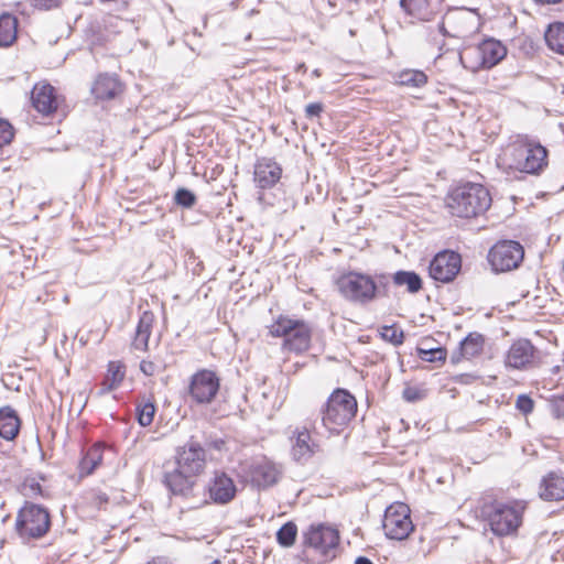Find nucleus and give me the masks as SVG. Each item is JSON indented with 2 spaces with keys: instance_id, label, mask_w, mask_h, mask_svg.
I'll return each instance as SVG.
<instances>
[{
  "instance_id": "f257e3e1",
  "label": "nucleus",
  "mask_w": 564,
  "mask_h": 564,
  "mask_svg": "<svg viewBox=\"0 0 564 564\" xmlns=\"http://www.w3.org/2000/svg\"><path fill=\"white\" fill-rule=\"evenodd\" d=\"M205 449L199 443L189 441L176 452L171 469L164 471V482L170 491L185 499H195L197 477L205 468Z\"/></svg>"
},
{
  "instance_id": "f03ea898",
  "label": "nucleus",
  "mask_w": 564,
  "mask_h": 564,
  "mask_svg": "<svg viewBox=\"0 0 564 564\" xmlns=\"http://www.w3.org/2000/svg\"><path fill=\"white\" fill-rule=\"evenodd\" d=\"M491 205L489 191L476 183L454 188L446 198L448 212L456 217L473 218L484 214Z\"/></svg>"
},
{
  "instance_id": "7ed1b4c3",
  "label": "nucleus",
  "mask_w": 564,
  "mask_h": 564,
  "mask_svg": "<svg viewBox=\"0 0 564 564\" xmlns=\"http://www.w3.org/2000/svg\"><path fill=\"white\" fill-rule=\"evenodd\" d=\"M267 328L272 337H282L283 347L290 351L303 352L310 348L312 328L303 319L279 315Z\"/></svg>"
},
{
  "instance_id": "20e7f679",
  "label": "nucleus",
  "mask_w": 564,
  "mask_h": 564,
  "mask_svg": "<svg viewBox=\"0 0 564 564\" xmlns=\"http://www.w3.org/2000/svg\"><path fill=\"white\" fill-rule=\"evenodd\" d=\"M357 412V401L347 390L337 389L322 410V423L332 433H339Z\"/></svg>"
},
{
  "instance_id": "39448f33",
  "label": "nucleus",
  "mask_w": 564,
  "mask_h": 564,
  "mask_svg": "<svg viewBox=\"0 0 564 564\" xmlns=\"http://www.w3.org/2000/svg\"><path fill=\"white\" fill-rule=\"evenodd\" d=\"M524 510L523 501L494 502L486 513L490 530L498 536L516 533L522 523Z\"/></svg>"
},
{
  "instance_id": "423d86ee",
  "label": "nucleus",
  "mask_w": 564,
  "mask_h": 564,
  "mask_svg": "<svg viewBox=\"0 0 564 564\" xmlns=\"http://www.w3.org/2000/svg\"><path fill=\"white\" fill-rule=\"evenodd\" d=\"M507 54L501 42L489 39L477 46L464 48L459 53V61L465 68L477 70L479 68H491L497 65Z\"/></svg>"
},
{
  "instance_id": "0eeeda50",
  "label": "nucleus",
  "mask_w": 564,
  "mask_h": 564,
  "mask_svg": "<svg viewBox=\"0 0 564 564\" xmlns=\"http://www.w3.org/2000/svg\"><path fill=\"white\" fill-rule=\"evenodd\" d=\"M50 525L48 511L34 503H25L15 520L17 532L23 540L43 536L48 531Z\"/></svg>"
},
{
  "instance_id": "6e6552de",
  "label": "nucleus",
  "mask_w": 564,
  "mask_h": 564,
  "mask_svg": "<svg viewBox=\"0 0 564 564\" xmlns=\"http://www.w3.org/2000/svg\"><path fill=\"white\" fill-rule=\"evenodd\" d=\"M480 26V17L475 10L456 9L448 11L440 30L444 35L463 39L478 31Z\"/></svg>"
},
{
  "instance_id": "1a4fd4ad",
  "label": "nucleus",
  "mask_w": 564,
  "mask_h": 564,
  "mask_svg": "<svg viewBox=\"0 0 564 564\" xmlns=\"http://www.w3.org/2000/svg\"><path fill=\"white\" fill-rule=\"evenodd\" d=\"M337 284L341 295L356 303L365 304L376 296L377 285L369 275L350 272L343 275Z\"/></svg>"
},
{
  "instance_id": "9d476101",
  "label": "nucleus",
  "mask_w": 564,
  "mask_h": 564,
  "mask_svg": "<svg viewBox=\"0 0 564 564\" xmlns=\"http://www.w3.org/2000/svg\"><path fill=\"white\" fill-rule=\"evenodd\" d=\"M410 508L402 502H394L386 509L383 517V530L391 540H404L414 530L411 520Z\"/></svg>"
},
{
  "instance_id": "9b49d317",
  "label": "nucleus",
  "mask_w": 564,
  "mask_h": 564,
  "mask_svg": "<svg viewBox=\"0 0 564 564\" xmlns=\"http://www.w3.org/2000/svg\"><path fill=\"white\" fill-rule=\"evenodd\" d=\"M523 257V247L518 241L501 240L490 248L488 261L496 272H507L517 269Z\"/></svg>"
},
{
  "instance_id": "f8f14e48",
  "label": "nucleus",
  "mask_w": 564,
  "mask_h": 564,
  "mask_svg": "<svg viewBox=\"0 0 564 564\" xmlns=\"http://www.w3.org/2000/svg\"><path fill=\"white\" fill-rule=\"evenodd\" d=\"M514 166L521 172L535 174L546 165V149L540 144H519L513 149Z\"/></svg>"
},
{
  "instance_id": "ddd939ff",
  "label": "nucleus",
  "mask_w": 564,
  "mask_h": 564,
  "mask_svg": "<svg viewBox=\"0 0 564 564\" xmlns=\"http://www.w3.org/2000/svg\"><path fill=\"white\" fill-rule=\"evenodd\" d=\"M338 543V531L329 525L313 524L304 533V544L324 556H328Z\"/></svg>"
},
{
  "instance_id": "4468645a",
  "label": "nucleus",
  "mask_w": 564,
  "mask_h": 564,
  "mask_svg": "<svg viewBox=\"0 0 564 564\" xmlns=\"http://www.w3.org/2000/svg\"><path fill=\"white\" fill-rule=\"evenodd\" d=\"M219 389V379L209 370H202L192 377L189 395L198 404L210 403Z\"/></svg>"
},
{
  "instance_id": "2eb2a0df",
  "label": "nucleus",
  "mask_w": 564,
  "mask_h": 564,
  "mask_svg": "<svg viewBox=\"0 0 564 564\" xmlns=\"http://www.w3.org/2000/svg\"><path fill=\"white\" fill-rule=\"evenodd\" d=\"M462 267L460 256L454 251L437 253L430 263V276L435 281L447 283L459 272Z\"/></svg>"
},
{
  "instance_id": "dca6fc26",
  "label": "nucleus",
  "mask_w": 564,
  "mask_h": 564,
  "mask_svg": "<svg viewBox=\"0 0 564 564\" xmlns=\"http://www.w3.org/2000/svg\"><path fill=\"white\" fill-rule=\"evenodd\" d=\"M290 441L291 456L297 463H307L319 451L318 443L312 440L306 427H296Z\"/></svg>"
},
{
  "instance_id": "f3484780",
  "label": "nucleus",
  "mask_w": 564,
  "mask_h": 564,
  "mask_svg": "<svg viewBox=\"0 0 564 564\" xmlns=\"http://www.w3.org/2000/svg\"><path fill=\"white\" fill-rule=\"evenodd\" d=\"M535 348L528 339L516 340L505 356V366L510 369H528L534 359Z\"/></svg>"
},
{
  "instance_id": "a211bd4d",
  "label": "nucleus",
  "mask_w": 564,
  "mask_h": 564,
  "mask_svg": "<svg viewBox=\"0 0 564 564\" xmlns=\"http://www.w3.org/2000/svg\"><path fill=\"white\" fill-rule=\"evenodd\" d=\"M280 475V468L267 457L254 459L249 468L250 480L258 488H267L276 484Z\"/></svg>"
},
{
  "instance_id": "6ab92c4d",
  "label": "nucleus",
  "mask_w": 564,
  "mask_h": 564,
  "mask_svg": "<svg viewBox=\"0 0 564 564\" xmlns=\"http://www.w3.org/2000/svg\"><path fill=\"white\" fill-rule=\"evenodd\" d=\"M209 498L217 505L230 502L237 492L234 480L221 471H216L207 486Z\"/></svg>"
},
{
  "instance_id": "aec40b11",
  "label": "nucleus",
  "mask_w": 564,
  "mask_h": 564,
  "mask_svg": "<svg viewBox=\"0 0 564 564\" xmlns=\"http://www.w3.org/2000/svg\"><path fill=\"white\" fill-rule=\"evenodd\" d=\"M281 175V166L271 159L262 158L254 164L253 181L261 189L273 187L280 181Z\"/></svg>"
},
{
  "instance_id": "412c9836",
  "label": "nucleus",
  "mask_w": 564,
  "mask_h": 564,
  "mask_svg": "<svg viewBox=\"0 0 564 564\" xmlns=\"http://www.w3.org/2000/svg\"><path fill=\"white\" fill-rule=\"evenodd\" d=\"M31 99L33 107L42 115H51L58 107V98L54 87L50 84H36L32 90Z\"/></svg>"
},
{
  "instance_id": "4be33fe9",
  "label": "nucleus",
  "mask_w": 564,
  "mask_h": 564,
  "mask_svg": "<svg viewBox=\"0 0 564 564\" xmlns=\"http://www.w3.org/2000/svg\"><path fill=\"white\" fill-rule=\"evenodd\" d=\"M122 91V85L115 75L101 74L93 84L91 94L96 99H113Z\"/></svg>"
},
{
  "instance_id": "5701e85b",
  "label": "nucleus",
  "mask_w": 564,
  "mask_h": 564,
  "mask_svg": "<svg viewBox=\"0 0 564 564\" xmlns=\"http://www.w3.org/2000/svg\"><path fill=\"white\" fill-rule=\"evenodd\" d=\"M400 4L408 14L429 21L437 12L441 0H400Z\"/></svg>"
},
{
  "instance_id": "b1692460",
  "label": "nucleus",
  "mask_w": 564,
  "mask_h": 564,
  "mask_svg": "<svg viewBox=\"0 0 564 564\" xmlns=\"http://www.w3.org/2000/svg\"><path fill=\"white\" fill-rule=\"evenodd\" d=\"M539 496L546 501L564 499V477L556 473L547 474L540 484Z\"/></svg>"
},
{
  "instance_id": "393cba45",
  "label": "nucleus",
  "mask_w": 564,
  "mask_h": 564,
  "mask_svg": "<svg viewBox=\"0 0 564 564\" xmlns=\"http://www.w3.org/2000/svg\"><path fill=\"white\" fill-rule=\"evenodd\" d=\"M485 345V338L479 333H470L459 345L458 352L452 356L453 362H459L463 358L470 359L481 354Z\"/></svg>"
},
{
  "instance_id": "a878e982",
  "label": "nucleus",
  "mask_w": 564,
  "mask_h": 564,
  "mask_svg": "<svg viewBox=\"0 0 564 564\" xmlns=\"http://www.w3.org/2000/svg\"><path fill=\"white\" fill-rule=\"evenodd\" d=\"M154 315L152 312L145 311L139 318L132 346L137 350L145 351L149 345V338L152 333Z\"/></svg>"
},
{
  "instance_id": "bb28decb",
  "label": "nucleus",
  "mask_w": 564,
  "mask_h": 564,
  "mask_svg": "<svg viewBox=\"0 0 564 564\" xmlns=\"http://www.w3.org/2000/svg\"><path fill=\"white\" fill-rule=\"evenodd\" d=\"M19 431L20 419L17 412L10 406L0 409V436L7 441H12L17 437Z\"/></svg>"
},
{
  "instance_id": "cd10ccee",
  "label": "nucleus",
  "mask_w": 564,
  "mask_h": 564,
  "mask_svg": "<svg viewBox=\"0 0 564 564\" xmlns=\"http://www.w3.org/2000/svg\"><path fill=\"white\" fill-rule=\"evenodd\" d=\"M123 378L124 366L120 361H110L97 395L100 397L117 389L121 384Z\"/></svg>"
},
{
  "instance_id": "c85d7f7f",
  "label": "nucleus",
  "mask_w": 564,
  "mask_h": 564,
  "mask_svg": "<svg viewBox=\"0 0 564 564\" xmlns=\"http://www.w3.org/2000/svg\"><path fill=\"white\" fill-rule=\"evenodd\" d=\"M102 456H104V447L102 446H100L98 444L91 446L86 452V454L84 455L82 460L79 462V465H78L79 476L86 477L88 475H91L96 470V468L100 466V464L102 462Z\"/></svg>"
},
{
  "instance_id": "c756f323",
  "label": "nucleus",
  "mask_w": 564,
  "mask_h": 564,
  "mask_svg": "<svg viewBox=\"0 0 564 564\" xmlns=\"http://www.w3.org/2000/svg\"><path fill=\"white\" fill-rule=\"evenodd\" d=\"M544 39L551 51L564 55V22L551 23L544 33Z\"/></svg>"
},
{
  "instance_id": "7c9ffc66",
  "label": "nucleus",
  "mask_w": 564,
  "mask_h": 564,
  "mask_svg": "<svg viewBox=\"0 0 564 564\" xmlns=\"http://www.w3.org/2000/svg\"><path fill=\"white\" fill-rule=\"evenodd\" d=\"M18 20L9 13L0 15V46H10L17 39Z\"/></svg>"
},
{
  "instance_id": "2f4dec72",
  "label": "nucleus",
  "mask_w": 564,
  "mask_h": 564,
  "mask_svg": "<svg viewBox=\"0 0 564 564\" xmlns=\"http://www.w3.org/2000/svg\"><path fill=\"white\" fill-rule=\"evenodd\" d=\"M393 282L399 286H406L410 293H416L422 289V280L413 271H398L393 275Z\"/></svg>"
},
{
  "instance_id": "473e14b6",
  "label": "nucleus",
  "mask_w": 564,
  "mask_h": 564,
  "mask_svg": "<svg viewBox=\"0 0 564 564\" xmlns=\"http://www.w3.org/2000/svg\"><path fill=\"white\" fill-rule=\"evenodd\" d=\"M398 80L403 86L419 88L427 83V76L421 70L406 69L399 74Z\"/></svg>"
},
{
  "instance_id": "72a5a7b5",
  "label": "nucleus",
  "mask_w": 564,
  "mask_h": 564,
  "mask_svg": "<svg viewBox=\"0 0 564 564\" xmlns=\"http://www.w3.org/2000/svg\"><path fill=\"white\" fill-rule=\"evenodd\" d=\"M297 535V527L293 522H286L276 532V540L280 545L290 547L294 544Z\"/></svg>"
},
{
  "instance_id": "f704fd0d",
  "label": "nucleus",
  "mask_w": 564,
  "mask_h": 564,
  "mask_svg": "<svg viewBox=\"0 0 564 564\" xmlns=\"http://www.w3.org/2000/svg\"><path fill=\"white\" fill-rule=\"evenodd\" d=\"M426 341H422L417 347V355L423 361L435 362L446 359V351L441 347L425 349Z\"/></svg>"
},
{
  "instance_id": "c9c22d12",
  "label": "nucleus",
  "mask_w": 564,
  "mask_h": 564,
  "mask_svg": "<svg viewBox=\"0 0 564 564\" xmlns=\"http://www.w3.org/2000/svg\"><path fill=\"white\" fill-rule=\"evenodd\" d=\"M155 406L152 402H144L137 408L138 422L141 426H149L154 417Z\"/></svg>"
},
{
  "instance_id": "e433bc0d",
  "label": "nucleus",
  "mask_w": 564,
  "mask_h": 564,
  "mask_svg": "<svg viewBox=\"0 0 564 564\" xmlns=\"http://www.w3.org/2000/svg\"><path fill=\"white\" fill-rule=\"evenodd\" d=\"M175 202L177 205L188 208L195 204L196 197L191 191L186 188H180L175 193Z\"/></svg>"
},
{
  "instance_id": "4c0bfd02",
  "label": "nucleus",
  "mask_w": 564,
  "mask_h": 564,
  "mask_svg": "<svg viewBox=\"0 0 564 564\" xmlns=\"http://www.w3.org/2000/svg\"><path fill=\"white\" fill-rule=\"evenodd\" d=\"M13 128L4 120H0V148L9 144L13 139Z\"/></svg>"
},
{
  "instance_id": "58836bf2",
  "label": "nucleus",
  "mask_w": 564,
  "mask_h": 564,
  "mask_svg": "<svg viewBox=\"0 0 564 564\" xmlns=\"http://www.w3.org/2000/svg\"><path fill=\"white\" fill-rule=\"evenodd\" d=\"M517 409L521 411L523 414L531 413L534 408V403L532 399L525 394H521L517 399Z\"/></svg>"
},
{
  "instance_id": "ea45409f",
  "label": "nucleus",
  "mask_w": 564,
  "mask_h": 564,
  "mask_svg": "<svg viewBox=\"0 0 564 564\" xmlns=\"http://www.w3.org/2000/svg\"><path fill=\"white\" fill-rule=\"evenodd\" d=\"M551 410L556 419H564V395H557L551 400Z\"/></svg>"
},
{
  "instance_id": "a19ab883",
  "label": "nucleus",
  "mask_w": 564,
  "mask_h": 564,
  "mask_svg": "<svg viewBox=\"0 0 564 564\" xmlns=\"http://www.w3.org/2000/svg\"><path fill=\"white\" fill-rule=\"evenodd\" d=\"M403 398L409 402H415L423 398V393L415 387H406L403 390Z\"/></svg>"
},
{
  "instance_id": "79ce46f5",
  "label": "nucleus",
  "mask_w": 564,
  "mask_h": 564,
  "mask_svg": "<svg viewBox=\"0 0 564 564\" xmlns=\"http://www.w3.org/2000/svg\"><path fill=\"white\" fill-rule=\"evenodd\" d=\"M323 111V105L321 102H312L305 107V116L307 118L318 117Z\"/></svg>"
},
{
  "instance_id": "37998d69",
  "label": "nucleus",
  "mask_w": 564,
  "mask_h": 564,
  "mask_svg": "<svg viewBox=\"0 0 564 564\" xmlns=\"http://www.w3.org/2000/svg\"><path fill=\"white\" fill-rule=\"evenodd\" d=\"M57 3L58 0H33L34 7L45 10L57 6Z\"/></svg>"
},
{
  "instance_id": "c03bdc74",
  "label": "nucleus",
  "mask_w": 564,
  "mask_h": 564,
  "mask_svg": "<svg viewBox=\"0 0 564 564\" xmlns=\"http://www.w3.org/2000/svg\"><path fill=\"white\" fill-rule=\"evenodd\" d=\"M141 371L147 376H153L155 372V365L152 361L143 360L140 364Z\"/></svg>"
},
{
  "instance_id": "a18cd8bd",
  "label": "nucleus",
  "mask_w": 564,
  "mask_h": 564,
  "mask_svg": "<svg viewBox=\"0 0 564 564\" xmlns=\"http://www.w3.org/2000/svg\"><path fill=\"white\" fill-rule=\"evenodd\" d=\"M383 336L384 337H389L391 341L395 343V344H400L401 343V337L402 335H400L399 337L397 336V332L393 329V328H386V333H383Z\"/></svg>"
},
{
  "instance_id": "49530a36",
  "label": "nucleus",
  "mask_w": 564,
  "mask_h": 564,
  "mask_svg": "<svg viewBox=\"0 0 564 564\" xmlns=\"http://www.w3.org/2000/svg\"><path fill=\"white\" fill-rule=\"evenodd\" d=\"M148 564H169L163 557H154Z\"/></svg>"
},
{
  "instance_id": "de8ad7c7",
  "label": "nucleus",
  "mask_w": 564,
  "mask_h": 564,
  "mask_svg": "<svg viewBox=\"0 0 564 564\" xmlns=\"http://www.w3.org/2000/svg\"><path fill=\"white\" fill-rule=\"evenodd\" d=\"M355 564H372V562L367 558V557H364V556H359L356 561H355Z\"/></svg>"
},
{
  "instance_id": "09e8293b",
  "label": "nucleus",
  "mask_w": 564,
  "mask_h": 564,
  "mask_svg": "<svg viewBox=\"0 0 564 564\" xmlns=\"http://www.w3.org/2000/svg\"><path fill=\"white\" fill-rule=\"evenodd\" d=\"M535 1L539 3H542V4H555V3L561 2L562 0H535Z\"/></svg>"
},
{
  "instance_id": "8fccbe9b",
  "label": "nucleus",
  "mask_w": 564,
  "mask_h": 564,
  "mask_svg": "<svg viewBox=\"0 0 564 564\" xmlns=\"http://www.w3.org/2000/svg\"><path fill=\"white\" fill-rule=\"evenodd\" d=\"M313 75H314V76H316V77H318V76H321V73H319V70H318V69H315V70L313 72Z\"/></svg>"
},
{
  "instance_id": "3c124183",
  "label": "nucleus",
  "mask_w": 564,
  "mask_h": 564,
  "mask_svg": "<svg viewBox=\"0 0 564 564\" xmlns=\"http://www.w3.org/2000/svg\"><path fill=\"white\" fill-rule=\"evenodd\" d=\"M210 564H221V562L216 560V561L212 562Z\"/></svg>"
},
{
  "instance_id": "603ef678",
  "label": "nucleus",
  "mask_w": 564,
  "mask_h": 564,
  "mask_svg": "<svg viewBox=\"0 0 564 564\" xmlns=\"http://www.w3.org/2000/svg\"><path fill=\"white\" fill-rule=\"evenodd\" d=\"M425 341L429 343V340H425ZM429 348H430L429 345L425 344V349H429Z\"/></svg>"
},
{
  "instance_id": "864d4df0",
  "label": "nucleus",
  "mask_w": 564,
  "mask_h": 564,
  "mask_svg": "<svg viewBox=\"0 0 564 564\" xmlns=\"http://www.w3.org/2000/svg\"><path fill=\"white\" fill-rule=\"evenodd\" d=\"M195 502H196V503H202V502H206V501H205V500H204V501L196 500Z\"/></svg>"
}]
</instances>
